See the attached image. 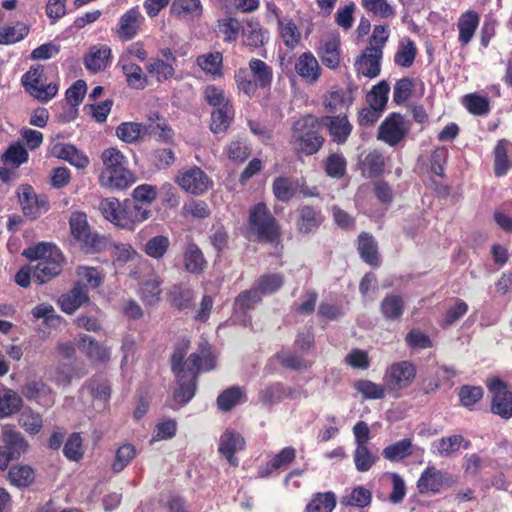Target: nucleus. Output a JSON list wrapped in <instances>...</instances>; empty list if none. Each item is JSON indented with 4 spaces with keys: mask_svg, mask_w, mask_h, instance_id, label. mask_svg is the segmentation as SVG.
<instances>
[{
    "mask_svg": "<svg viewBox=\"0 0 512 512\" xmlns=\"http://www.w3.org/2000/svg\"><path fill=\"white\" fill-rule=\"evenodd\" d=\"M353 103L351 89H332L325 98V108L331 114L339 113L341 115Z\"/></svg>",
    "mask_w": 512,
    "mask_h": 512,
    "instance_id": "nucleus-24",
    "label": "nucleus"
},
{
    "mask_svg": "<svg viewBox=\"0 0 512 512\" xmlns=\"http://www.w3.org/2000/svg\"><path fill=\"white\" fill-rule=\"evenodd\" d=\"M251 230L262 241H273L279 234L275 218L263 203H258L249 212Z\"/></svg>",
    "mask_w": 512,
    "mask_h": 512,
    "instance_id": "nucleus-5",
    "label": "nucleus"
},
{
    "mask_svg": "<svg viewBox=\"0 0 512 512\" xmlns=\"http://www.w3.org/2000/svg\"><path fill=\"white\" fill-rule=\"evenodd\" d=\"M412 448V441L408 438H405L385 447L382 451V454L385 459L392 462H397L410 456L413 452Z\"/></svg>",
    "mask_w": 512,
    "mask_h": 512,
    "instance_id": "nucleus-43",
    "label": "nucleus"
},
{
    "mask_svg": "<svg viewBox=\"0 0 512 512\" xmlns=\"http://www.w3.org/2000/svg\"><path fill=\"white\" fill-rule=\"evenodd\" d=\"M295 71L306 83L314 84L321 76V67L311 52L302 53L295 61Z\"/></svg>",
    "mask_w": 512,
    "mask_h": 512,
    "instance_id": "nucleus-17",
    "label": "nucleus"
},
{
    "mask_svg": "<svg viewBox=\"0 0 512 512\" xmlns=\"http://www.w3.org/2000/svg\"><path fill=\"white\" fill-rule=\"evenodd\" d=\"M389 91L390 86L385 80L375 85L367 96L370 106L383 110L388 100Z\"/></svg>",
    "mask_w": 512,
    "mask_h": 512,
    "instance_id": "nucleus-61",
    "label": "nucleus"
},
{
    "mask_svg": "<svg viewBox=\"0 0 512 512\" xmlns=\"http://www.w3.org/2000/svg\"><path fill=\"white\" fill-rule=\"evenodd\" d=\"M273 12L277 17L280 35L285 45L287 47L294 48L299 43L301 38L299 29L292 20L281 19L277 14L276 8L273 9Z\"/></svg>",
    "mask_w": 512,
    "mask_h": 512,
    "instance_id": "nucleus-40",
    "label": "nucleus"
},
{
    "mask_svg": "<svg viewBox=\"0 0 512 512\" xmlns=\"http://www.w3.org/2000/svg\"><path fill=\"white\" fill-rule=\"evenodd\" d=\"M487 387L491 393L492 413L504 419L512 417V392L507 384L498 378L487 381Z\"/></svg>",
    "mask_w": 512,
    "mask_h": 512,
    "instance_id": "nucleus-7",
    "label": "nucleus"
},
{
    "mask_svg": "<svg viewBox=\"0 0 512 512\" xmlns=\"http://www.w3.org/2000/svg\"><path fill=\"white\" fill-rule=\"evenodd\" d=\"M110 55L111 49L107 45L92 46L89 53L84 57V65L92 72L104 70L107 67Z\"/></svg>",
    "mask_w": 512,
    "mask_h": 512,
    "instance_id": "nucleus-26",
    "label": "nucleus"
},
{
    "mask_svg": "<svg viewBox=\"0 0 512 512\" xmlns=\"http://www.w3.org/2000/svg\"><path fill=\"white\" fill-rule=\"evenodd\" d=\"M23 255L30 261L37 260L33 267V281L44 284L59 275L63 265V255L59 248L50 243H39L24 250Z\"/></svg>",
    "mask_w": 512,
    "mask_h": 512,
    "instance_id": "nucleus-2",
    "label": "nucleus"
},
{
    "mask_svg": "<svg viewBox=\"0 0 512 512\" xmlns=\"http://www.w3.org/2000/svg\"><path fill=\"white\" fill-rule=\"evenodd\" d=\"M99 209L105 219L122 228L123 203L116 198H106L100 202Z\"/></svg>",
    "mask_w": 512,
    "mask_h": 512,
    "instance_id": "nucleus-42",
    "label": "nucleus"
},
{
    "mask_svg": "<svg viewBox=\"0 0 512 512\" xmlns=\"http://www.w3.org/2000/svg\"><path fill=\"white\" fill-rule=\"evenodd\" d=\"M479 15L475 11L463 13L458 20L459 41L467 45L473 38L479 25Z\"/></svg>",
    "mask_w": 512,
    "mask_h": 512,
    "instance_id": "nucleus-31",
    "label": "nucleus"
},
{
    "mask_svg": "<svg viewBox=\"0 0 512 512\" xmlns=\"http://www.w3.org/2000/svg\"><path fill=\"white\" fill-rule=\"evenodd\" d=\"M142 16L137 8L128 10L119 20L118 35L123 40H131L138 32Z\"/></svg>",
    "mask_w": 512,
    "mask_h": 512,
    "instance_id": "nucleus-27",
    "label": "nucleus"
},
{
    "mask_svg": "<svg viewBox=\"0 0 512 512\" xmlns=\"http://www.w3.org/2000/svg\"><path fill=\"white\" fill-rule=\"evenodd\" d=\"M18 197L24 215L31 219L37 218L43 211L47 210V200L44 197H38L29 185L20 187Z\"/></svg>",
    "mask_w": 512,
    "mask_h": 512,
    "instance_id": "nucleus-13",
    "label": "nucleus"
},
{
    "mask_svg": "<svg viewBox=\"0 0 512 512\" xmlns=\"http://www.w3.org/2000/svg\"><path fill=\"white\" fill-rule=\"evenodd\" d=\"M511 144L507 140H500L494 150L495 162L494 170L497 176H502L507 173L512 165V161L508 157V151Z\"/></svg>",
    "mask_w": 512,
    "mask_h": 512,
    "instance_id": "nucleus-46",
    "label": "nucleus"
},
{
    "mask_svg": "<svg viewBox=\"0 0 512 512\" xmlns=\"http://www.w3.org/2000/svg\"><path fill=\"white\" fill-rule=\"evenodd\" d=\"M31 96L41 102H48L58 92V86L54 83L45 84L43 80H39L37 84L25 87Z\"/></svg>",
    "mask_w": 512,
    "mask_h": 512,
    "instance_id": "nucleus-59",
    "label": "nucleus"
},
{
    "mask_svg": "<svg viewBox=\"0 0 512 512\" xmlns=\"http://www.w3.org/2000/svg\"><path fill=\"white\" fill-rule=\"evenodd\" d=\"M249 68L254 78L253 80L259 84V87L265 88L270 86L273 77L270 66L260 59L253 58L249 62Z\"/></svg>",
    "mask_w": 512,
    "mask_h": 512,
    "instance_id": "nucleus-45",
    "label": "nucleus"
},
{
    "mask_svg": "<svg viewBox=\"0 0 512 512\" xmlns=\"http://www.w3.org/2000/svg\"><path fill=\"white\" fill-rule=\"evenodd\" d=\"M87 91V85L83 80H77L67 91L66 100L71 105L70 116H60L62 122H68L76 117L77 106L82 102Z\"/></svg>",
    "mask_w": 512,
    "mask_h": 512,
    "instance_id": "nucleus-36",
    "label": "nucleus"
},
{
    "mask_svg": "<svg viewBox=\"0 0 512 512\" xmlns=\"http://www.w3.org/2000/svg\"><path fill=\"white\" fill-rule=\"evenodd\" d=\"M51 154L58 159L68 162L77 169H85L90 162L84 152L68 143H55L51 148Z\"/></svg>",
    "mask_w": 512,
    "mask_h": 512,
    "instance_id": "nucleus-16",
    "label": "nucleus"
},
{
    "mask_svg": "<svg viewBox=\"0 0 512 512\" xmlns=\"http://www.w3.org/2000/svg\"><path fill=\"white\" fill-rule=\"evenodd\" d=\"M0 469L5 470L12 460L18 459L27 450L28 443L18 431L5 427L1 433Z\"/></svg>",
    "mask_w": 512,
    "mask_h": 512,
    "instance_id": "nucleus-6",
    "label": "nucleus"
},
{
    "mask_svg": "<svg viewBox=\"0 0 512 512\" xmlns=\"http://www.w3.org/2000/svg\"><path fill=\"white\" fill-rule=\"evenodd\" d=\"M456 482L452 474L428 466L417 481V489L421 494L439 493L443 486L452 487Z\"/></svg>",
    "mask_w": 512,
    "mask_h": 512,
    "instance_id": "nucleus-9",
    "label": "nucleus"
},
{
    "mask_svg": "<svg viewBox=\"0 0 512 512\" xmlns=\"http://www.w3.org/2000/svg\"><path fill=\"white\" fill-rule=\"evenodd\" d=\"M135 456L136 449L132 444L125 443L121 445L116 451L114 461L111 465L112 470L115 473L123 471Z\"/></svg>",
    "mask_w": 512,
    "mask_h": 512,
    "instance_id": "nucleus-56",
    "label": "nucleus"
},
{
    "mask_svg": "<svg viewBox=\"0 0 512 512\" xmlns=\"http://www.w3.org/2000/svg\"><path fill=\"white\" fill-rule=\"evenodd\" d=\"M384 157L378 150H373L361 158L362 174L367 178H375L384 170Z\"/></svg>",
    "mask_w": 512,
    "mask_h": 512,
    "instance_id": "nucleus-33",
    "label": "nucleus"
},
{
    "mask_svg": "<svg viewBox=\"0 0 512 512\" xmlns=\"http://www.w3.org/2000/svg\"><path fill=\"white\" fill-rule=\"evenodd\" d=\"M358 250L361 258L372 266L380 263L378 255V247L372 235L362 233L358 238Z\"/></svg>",
    "mask_w": 512,
    "mask_h": 512,
    "instance_id": "nucleus-34",
    "label": "nucleus"
},
{
    "mask_svg": "<svg viewBox=\"0 0 512 512\" xmlns=\"http://www.w3.org/2000/svg\"><path fill=\"white\" fill-rule=\"evenodd\" d=\"M218 32L223 35L224 40L227 42H234L237 40L240 31L242 30L241 23L233 17H225L218 20Z\"/></svg>",
    "mask_w": 512,
    "mask_h": 512,
    "instance_id": "nucleus-58",
    "label": "nucleus"
},
{
    "mask_svg": "<svg viewBox=\"0 0 512 512\" xmlns=\"http://www.w3.org/2000/svg\"><path fill=\"white\" fill-rule=\"evenodd\" d=\"M346 166V159L340 153L330 154L323 162L326 175L335 179H340L345 175Z\"/></svg>",
    "mask_w": 512,
    "mask_h": 512,
    "instance_id": "nucleus-47",
    "label": "nucleus"
},
{
    "mask_svg": "<svg viewBox=\"0 0 512 512\" xmlns=\"http://www.w3.org/2000/svg\"><path fill=\"white\" fill-rule=\"evenodd\" d=\"M296 391L290 387H286L281 383L271 384L259 393L260 401L268 406H272L285 398H294Z\"/></svg>",
    "mask_w": 512,
    "mask_h": 512,
    "instance_id": "nucleus-28",
    "label": "nucleus"
},
{
    "mask_svg": "<svg viewBox=\"0 0 512 512\" xmlns=\"http://www.w3.org/2000/svg\"><path fill=\"white\" fill-rule=\"evenodd\" d=\"M188 349L189 341L182 340L175 347L170 359L172 372L178 382L173 399L180 405L186 404L194 397L199 372L210 371L216 365L215 357L208 342L201 341L197 351L185 360Z\"/></svg>",
    "mask_w": 512,
    "mask_h": 512,
    "instance_id": "nucleus-1",
    "label": "nucleus"
},
{
    "mask_svg": "<svg viewBox=\"0 0 512 512\" xmlns=\"http://www.w3.org/2000/svg\"><path fill=\"white\" fill-rule=\"evenodd\" d=\"M119 65L130 88L143 90L148 86V79L139 65L131 62L126 56H121Z\"/></svg>",
    "mask_w": 512,
    "mask_h": 512,
    "instance_id": "nucleus-21",
    "label": "nucleus"
},
{
    "mask_svg": "<svg viewBox=\"0 0 512 512\" xmlns=\"http://www.w3.org/2000/svg\"><path fill=\"white\" fill-rule=\"evenodd\" d=\"M354 464L359 472L370 470L378 461L377 454L373 453L368 446H356L354 451Z\"/></svg>",
    "mask_w": 512,
    "mask_h": 512,
    "instance_id": "nucleus-49",
    "label": "nucleus"
},
{
    "mask_svg": "<svg viewBox=\"0 0 512 512\" xmlns=\"http://www.w3.org/2000/svg\"><path fill=\"white\" fill-rule=\"evenodd\" d=\"M206 264L200 248L196 244L190 243L184 252L185 269L190 273L199 274L203 272Z\"/></svg>",
    "mask_w": 512,
    "mask_h": 512,
    "instance_id": "nucleus-38",
    "label": "nucleus"
},
{
    "mask_svg": "<svg viewBox=\"0 0 512 512\" xmlns=\"http://www.w3.org/2000/svg\"><path fill=\"white\" fill-rule=\"evenodd\" d=\"M170 246V240L167 236L157 235L150 238L144 245V252L153 259H161Z\"/></svg>",
    "mask_w": 512,
    "mask_h": 512,
    "instance_id": "nucleus-51",
    "label": "nucleus"
},
{
    "mask_svg": "<svg viewBox=\"0 0 512 512\" xmlns=\"http://www.w3.org/2000/svg\"><path fill=\"white\" fill-rule=\"evenodd\" d=\"M29 28L21 22L13 26H4L0 29V44H14L28 35Z\"/></svg>",
    "mask_w": 512,
    "mask_h": 512,
    "instance_id": "nucleus-50",
    "label": "nucleus"
},
{
    "mask_svg": "<svg viewBox=\"0 0 512 512\" xmlns=\"http://www.w3.org/2000/svg\"><path fill=\"white\" fill-rule=\"evenodd\" d=\"M88 300L87 288L80 283H75L70 292L61 295L58 302L62 311L67 314H72Z\"/></svg>",
    "mask_w": 512,
    "mask_h": 512,
    "instance_id": "nucleus-22",
    "label": "nucleus"
},
{
    "mask_svg": "<svg viewBox=\"0 0 512 512\" xmlns=\"http://www.w3.org/2000/svg\"><path fill=\"white\" fill-rule=\"evenodd\" d=\"M461 446L467 449L469 448L470 443L465 441L463 436L459 434L442 437L433 443V447L441 457L452 456L460 450Z\"/></svg>",
    "mask_w": 512,
    "mask_h": 512,
    "instance_id": "nucleus-30",
    "label": "nucleus"
},
{
    "mask_svg": "<svg viewBox=\"0 0 512 512\" xmlns=\"http://www.w3.org/2000/svg\"><path fill=\"white\" fill-rule=\"evenodd\" d=\"M146 70L159 83L171 78L175 72L170 63L164 62L161 59H151L146 65Z\"/></svg>",
    "mask_w": 512,
    "mask_h": 512,
    "instance_id": "nucleus-52",
    "label": "nucleus"
},
{
    "mask_svg": "<svg viewBox=\"0 0 512 512\" xmlns=\"http://www.w3.org/2000/svg\"><path fill=\"white\" fill-rule=\"evenodd\" d=\"M416 369L411 362L401 361L393 364L385 375V382L392 390H402L411 385Z\"/></svg>",
    "mask_w": 512,
    "mask_h": 512,
    "instance_id": "nucleus-12",
    "label": "nucleus"
},
{
    "mask_svg": "<svg viewBox=\"0 0 512 512\" xmlns=\"http://www.w3.org/2000/svg\"><path fill=\"white\" fill-rule=\"evenodd\" d=\"M300 188V182L288 177H277L272 183V191L277 200L289 202L296 196Z\"/></svg>",
    "mask_w": 512,
    "mask_h": 512,
    "instance_id": "nucleus-29",
    "label": "nucleus"
},
{
    "mask_svg": "<svg viewBox=\"0 0 512 512\" xmlns=\"http://www.w3.org/2000/svg\"><path fill=\"white\" fill-rule=\"evenodd\" d=\"M70 229L74 239H76L84 249H97L101 240L97 234L91 232L86 214L74 212L70 217Z\"/></svg>",
    "mask_w": 512,
    "mask_h": 512,
    "instance_id": "nucleus-10",
    "label": "nucleus"
},
{
    "mask_svg": "<svg viewBox=\"0 0 512 512\" xmlns=\"http://www.w3.org/2000/svg\"><path fill=\"white\" fill-rule=\"evenodd\" d=\"M383 316L388 320H398L403 314L404 303L400 296L388 295L380 305Z\"/></svg>",
    "mask_w": 512,
    "mask_h": 512,
    "instance_id": "nucleus-48",
    "label": "nucleus"
},
{
    "mask_svg": "<svg viewBox=\"0 0 512 512\" xmlns=\"http://www.w3.org/2000/svg\"><path fill=\"white\" fill-rule=\"evenodd\" d=\"M117 137L123 142L132 144L145 136V125L137 122H124L116 128Z\"/></svg>",
    "mask_w": 512,
    "mask_h": 512,
    "instance_id": "nucleus-41",
    "label": "nucleus"
},
{
    "mask_svg": "<svg viewBox=\"0 0 512 512\" xmlns=\"http://www.w3.org/2000/svg\"><path fill=\"white\" fill-rule=\"evenodd\" d=\"M171 14L179 19H194L202 14L200 0H174L171 5Z\"/></svg>",
    "mask_w": 512,
    "mask_h": 512,
    "instance_id": "nucleus-32",
    "label": "nucleus"
},
{
    "mask_svg": "<svg viewBox=\"0 0 512 512\" xmlns=\"http://www.w3.org/2000/svg\"><path fill=\"white\" fill-rule=\"evenodd\" d=\"M284 277L280 273L265 274L259 277L255 287L260 295H266L276 292L282 287Z\"/></svg>",
    "mask_w": 512,
    "mask_h": 512,
    "instance_id": "nucleus-53",
    "label": "nucleus"
},
{
    "mask_svg": "<svg viewBox=\"0 0 512 512\" xmlns=\"http://www.w3.org/2000/svg\"><path fill=\"white\" fill-rule=\"evenodd\" d=\"M78 347L93 361L107 362L110 359V349L86 334L79 336Z\"/></svg>",
    "mask_w": 512,
    "mask_h": 512,
    "instance_id": "nucleus-23",
    "label": "nucleus"
},
{
    "mask_svg": "<svg viewBox=\"0 0 512 512\" xmlns=\"http://www.w3.org/2000/svg\"><path fill=\"white\" fill-rule=\"evenodd\" d=\"M222 59V54L220 52H213L198 56L197 64L206 73L220 75Z\"/></svg>",
    "mask_w": 512,
    "mask_h": 512,
    "instance_id": "nucleus-60",
    "label": "nucleus"
},
{
    "mask_svg": "<svg viewBox=\"0 0 512 512\" xmlns=\"http://www.w3.org/2000/svg\"><path fill=\"white\" fill-rule=\"evenodd\" d=\"M175 180L183 190L193 195L204 194L212 185L208 175L197 166L180 170Z\"/></svg>",
    "mask_w": 512,
    "mask_h": 512,
    "instance_id": "nucleus-8",
    "label": "nucleus"
},
{
    "mask_svg": "<svg viewBox=\"0 0 512 512\" xmlns=\"http://www.w3.org/2000/svg\"><path fill=\"white\" fill-rule=\"evenodd\" d=\"M22 404L21 397L11 389L0 390V418L16 413Z\"/></svg>",
    "mask_w": 512,
    "mask_h": 512,
    "instance_id": "nucleus-44",
    "label": "nucleus"
},
{
    "mask_svg": "<svg viewBox=\"0 0 512 512\" xmlns=\"http://www.w3.org/2000/svg\"><path fill=\"white\" fill-rule=\"evenodd\" d=\"M323 120L326 121L324 124L328 128L332 140L339 144L345 143L352 131V126L347 117L345 115L328 116Z\"/></svg>",
    "mask_w": 512,
    "mask_h": 512,
    "instance_id": "nucleus-25",
    "label": "nucleus"
},
{
    "mask_svg": "<svg viewBox=\"0 0 512 512\" xmlns=\"http://www.w3.org/2000/svg\"><path fill=\"white\" fill-rule=\"evenodd\" d=\"M336 505V498L332 492L317 494L307 505V512H331Z\"/></svg>",
    "mask_w": 512,
    "mask_h": 512,
    "instance_id": "nucleus-55",
    "label": "nucleus"
},
{
    "mask_svg": "<svg viewBox=\"0 0 512 512\" xmlns=\"http://www.w3.org/2000/svg\"><path fill=\"white\" fill-rule=\"evenodd\" d=\"M145 125V134L155 137L163 143H172L174 139V131L168 124L167 120L158 112L150 113Z\"/></svg>",
    "mask_w": 512,
    "mask_h": 512,
    "instance_id": "nucleus-18",
    "label": "nucleus"
},
{
    "mask_svg": "<svg viewBox=\"0 0 512 512\" xmlns=\"http://www.w3.org/2000/svg\"><path fill=\"white\" fill-rule=\"evenodd\" d=\"M318 55L325 66L331 69L337 68L340 63L339 40L337 38L325 40L319 47Z\"/></svg>",
    "mask_w": 512,
    "mask_h": 512,
    "instance_id": "nucleus-35",
    "label": "nucleus"
},
{
    "mask_svg": "<svg viewBox=\"0 0 512 512\" xmlns=\"http://www.w3.org/2000/svg\"><path fill=\"white\" fill-rule=\"evenodd\" d=\"M371 499V491L365 487L359 486L354 488L349 495L342 497L341 504L364 508L371 503Z\"/></svg>",
    "mask_w": 512,
    "mask_h": 512,
    "instance_id": "nucleus-54",
    "label": "nucleus"
},
{
    "mask_svg": "<svg viewBox=\"0 0 512 512\" xmlns=\"http://www.w3.org/2000/svg\"><path fill=\"white\" fill-rule=\"evenodd\" d=\"M382 58V50L380 46H369L357 58L355 62L356 70L363 76L374 78L380 73V60Z\"/></svg>",
    "mask_w": 512,
    "mask_h": 512,
    "instance_id": "nucleus-14",
    "label": "nucleus"
},
{
    "mask_svg": "<svg viewBox=\"0 0 512 512\" xmlns=\"http://www.w3.org/2000/svg\"><path fill=\"white\" fill-rule=\"evenodd\" d=\"M76 274L78 277L76 283H80L85 288H87V286L91 288H97L101 285L103 280L100 272L94 267L78 266L76 269Z\"/></svg>",
    "mask_w": 512,
    "mask_h": 512,
    "instance_id": "nucleus-57",
    "label": "nucleus"
},
{
    "mask_svg": "<svg viewBox=\"0 0 512 512\" xmlns=\"http://www.w3.org/2000/svg\"><path fill=\"white\" fill-rule=\"evenodd\" d=\"M9 480L18 487H27L34 480V471L28 466H14L9 471Z\"/></svg>",
    "mask_w": 512,
    "mask_h": 512,
    "instance_id": "nucleus-63",
    "label": "nucleus"
},
{
    "mask_svg": "<svg viewBox=\"0 0 512 512\" xmlns=\"http://www.w3.org/2000/svg\"><path fill=\"white\" fill-rule=\"evenodd\" d=\"M234 117V110L230 103H225L222 107L212 112L210 129L213 133L225 132Z\"/></svg>",
    "mask_w": 512,
    "mask_h": 512,
    "instance_id": "nucleus-37",
    "label": "nucleus"
},
{
    "mask_svg": "<svg viewBox=\"0 0 512 512\" xmlns=\"http://www.w3.org/2000/svg\"><path fill=\"white\" fill-rule=\"evenodd\" d=\"M152 216V211L143 203L125 200L123 202L122 228L133 230L136 224L148 220Z\"/></svg>",
    "mask_w": 512,
    "mask_h": 512,
    "instance_id": "nucleus-15",
    "label": "nucleus"
},
{
    "mask_svg": "<svg viewBox=\"0 0 512 512\" xmlns=\"http://www.w3.org/2000/svg\"><path fill=\"white\" fill-rule=\"evenodd\" d=\"M408 133L404 118L397 113L391 114L379 126L377 138L390 146L401 142Z\"/></svg>",
    "mask_w": 512,
    "mask_h": 512,
    "instance_id": "nucleus-11",
    "label": "nucleus"
},
{
    "mask_svg": "<svg viewBox=\"0 0 512 512\" xmlns=\"http://www.w3.org/2000/svg\"><path fill=\"white\" fill-rule=\"evenodd\" d=\"M323 221L322 214L312 206L304 205L298 209L296 229L298 232L308 234L317 229Z\"/></svg>",
    "mask_w": 512,
    "mask_h": 512,
    "instance_id": "nucleus-19",
    "label": "nucleus"
},
{
    "mask_svg": "<svg viewBox=\"0 0 512 512\" xmlns=\"http://www.w3.org/2000/svg\"><path fill=\"white\" fill-rule=\"evenodd\" d=\"M244 438L234 431L227 430L220 437L219 452L223 454L232 466H237V458L234 454L244 448Z\"/></svg>",
    "mask_w": 512,
    "mask_h": 512,
    "instance_id": "nucleus-20",
    "label": "nucleus"
},
{
    "mask_svg": "<svg viewBox=\"0 0 512 512\" xmlns=\"http://www.w3.org/2000/svg\"><path fill=\"white\" fill-rule=\"evenodd\" d=\"M169 297L170 303L174 308L184 310L190 306L194 295L190 289L174 286L170 291Z\"/></svg>",
    "mask_w": 512,
    "mask_h": 512,
    "instance_id": "nucleus-62",
    "label": "nucleus"
},
{
    "mask_svg": "<svg viewBox=\"0 0 512 512\" xmlns=\"http://www.w3.org/2000/svg\"><path fill=\"white\" fill-rule=\"evenodd\" d=\"M101 158L104 164L99 176L101 186L122 190L134 183L135 177L127 168L128 161L120 150L113 147L105 149Z\"/></svg>",
    "mask_w": 512,
    "mask_h": 512,
    "instance_id": "nucleus-3",
    "label": "nucleus"
},
{
    "mask_svg": "<svg viewBox=\"0 0 512 512\" xmlns=\"http://www.w3.org/2000/svg\"><path fill=\"white\" fill-rule=\"evenodd\" d=\"M161 283L162 280L157 275H151L143 281L141 285V298L145 303L154 305L161 300Z\"/></svg>",
    "mask_w": 512,
    "mask_h": 512,
    "instance_id": "nucleus-39",
    "label": "nucleus"
},
{
    "mask_svg": "<svg viewBox=\"0 0 512 512\" xmlns=\"http://www.w3.org/2000/svg\"><path fill=\"white\" fill-rule=\"evenodd\" d=\"M354 387L365 399H382L385 396L384 387L370 380H359Z\"/></svg>",
    "mask_w": 512,
    "mask_h": 512,
    "instance_id": "nucleus-64",
    "label": "nucleus"
},
{
    "mask_svg": "<svg viewBox=\"0 0 512 512\" xmlns=\"http://www.w3.org/2000/svg\"><path fill=\"white\" fill-rule=\"evenodd\" d=\"M292 143L298 152L306 155L317 153L324 143V138L319 133L318 119L306 115L296 121L292 128Z\"/></svg>",
    "mask_w": 512,
    "mask_h": 512,
    "instance_id": "nucleus-4",
    "label": "nucleus"
}]
</instances>
